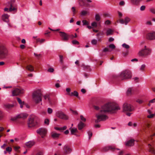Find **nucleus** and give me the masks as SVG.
<instances>
[{
	"label": "nucleus",
	"mask_w": 155,
	"mask_h": 155,
	"mask_svg": "<svg viewBox=\"0 0 155 155\" xmlns=\"http://www.w3.org/2000/svg\"><path fill=\"white\" fill-rule=\"evenodd\" d=\"M94 108L96 110H100L98 114H96L97 119L95 120V122L98 123L101 121H104L108 118V117L106 115L107 113H114L120 109L118 106L113 103L108 102L102 106L101 108L97 106H93Z\"/></svg>",
	"instance_id": "obj_1"
},
{
	"label": "nucleus",
	"mask_w": 155,
	"mask_h": 155,
	"mask_svg": "<svg viewBox=\"0 0 155 155\" xmlns=\"http://www.w3.org/2000/svg\"><path fill=\"white\" fill-rule=\"evenodd\" d=\"M113 77L115 79L120 78L121 80H124L131 78L132 74L130 70L126 69L121 72L119 75H114Z\"/></svg>",
	"instance_id": "obj_2"
},
{
	"label": "nucleus",
	"mask_w": 155,
	"mask_h": 155,
	"mask_svg": "<svg viewBox=\"0 0 155 155\" xmlns=\"http://www.w3.org/2000/svg\"><path fill=\"white\" fill-rule=\"evenodd\" d=\"M41 91L40 89H38L34 91L32 94L33 101L36 104L39 103L42 101Z\"/></svg>",
	"instance_id": "obj_3"
},
{
	"label": "nucleus",
	"mask_w": 155,
	"mask_h": 155,
	"mask_svg": "<svg viewBox=\"0 0 155 155\" xmlns=\"http://www.w3.org/2000/svg\"><path fill=\"white\" fill-rule=\"evenodd\" d=\"M6 6L8 8H4L5 11L12 12L16 11V5L15 3V0H11L7 4Z\"/></svg>",
	"instance_id": "obj_4"
},
{
	"label": "nucleus",
	"mask_w": 155,
	"mask_h": 155,
	"mask_svg": "<svg viewBox=\"0 0 155 155\" xmlns=\"http://www.w3.org/2000/svg\"><path fill=\"white\" fill-rule=\"evenodd\" d=\"M28 124L29 127H33L38 125L37 117L35 116H32L29 118Z\"/></svg>",
	"instance_id": "obj_5"
},
{
	"label": "nucleus",
	"mask_w": 155,
	"mask_h": 155,
	"mask_svg": "<svg viewBox=\"0 0 155 155\" xmlns=\"http://www.w3.org/2000/svg\"><path fill=\"white\" fill-rule=\"evenodd\" d=\"M151 50L150 49L147 47L145 46L144 48L142 49L138 53L140 56L145 57L150 54Z\"/></svg>",
	"instance_id": "obj_6"
},
{
	"label": "nucleus",
	"mask_w": 155,
	"mask_h": 155,
	"mask_svg": "<svg viewBox=\"0 0 155 155\" xmlns=\"http://www.w3.org/2000/svg\"><path fill=\"white\" fill-rule=\"evenodd\" d=\"M133 110V108L131 105L125 103L123 105V112H126V114L128 116H130L131 113L127 112L132 111Z\"/></svg>",
	"instance_id": "obj_7"
},
{
	"label": "nucleus",
	"mask_w": 155,
	"mask_h": 155,
	"mask_svg": "<svg viewBox=\"0 0 155 155\" xmlns=\"http://www.w3.org/2000/svg\"><path fill=\"white\" fill-rule=\"evenodd\" d=\"M8 55V51L6 47L3 45H0V58H5Z\"/></svg>",
	"instance_id": "obj_8"
},
{
	"label": "nucleus",
	"mask_w": 155,
	"mask_h": 155,
	"mask_svg": "<svg viewBox=\"0 0 155 155\" xmlns=\"http://www.w3.org/2000/svg\"><path fill=\"white\" fill-rule=\"evenodd\" d=\"M47 132V129L44 128H40L37 130V133L42 138H44L46 136Z\"/></svg>",
	"instance_id": "obj_9"
},
{
	"label": "nucleus",
	"mask_w": 155,
	"mask_h": 155,
	"mask_svg": "<svg viewBox=\"0 0 155 155\" xmlns=\"http://www.w3.org/2000/svg\"><path fill=\"white\" fill-rule=\"evenodd\" d=\"M56 115L58 117L62 119L67 120L68 119V116L61 111H57L56 113Z\"/></svg>",
	"instance_id": "obj_10"
},
{
	"label": "nucleus",
	"mask_w": 155,
	"mask_h": 155,
	"mask_svg": "<svg viewBox=\"0 0 155 155\" xmlns=\"http://www.w3.org/2000/svg\"><path fill=\"white\" fill-rule=\"evenodd\" d=\"M59 32L62 41H67L69 40V36L66 33L62 31H59Z\"/></svg>",
	"instance_id": "obj_11"
},
{
	"label": "nucleus",
	"mask_w": 155,
	"mask_h": 155,
	"mask_svg": "<svg viewBox=\"0 0 155 155\" xmlns=\"http://www.w3.org/2000/svg\"><path fill=\"white\" fill-rule=\"evenodd\" d=\"M24 90L21 88H16L12 92L13 96H17L24 93Z\"/></svg>",
	"instance_id": "obj_12"
},
{
	"label": "nucleus",
	"mask_w": 155,
	"mask_h": 155,
	"mask_svg": "<svg viewBox=\"0 0 155 155\" xmlns=\"http://www.w3.org/2000/svg\"><path fill=\"white\" fill-rule=\"evenodd\" d=\"M72 151V149L69 146L66 145L63 148V152L64 154L67 155L70 153Z\"/></svg>",
	"instance_id": "obj_13"
},
{
	"label": "nucleus",
	"mask_w": 155,
	"mask_h": 155,
	"mask_svg": "<svg viewBox=\"0 0 155 155\" xmlns=\"http://www.w3.org/2000/svg\"><path fill=\"white\" fill-rule=\"evenodd\" d=\"M147 39L152 40L155 39V32L153 31L147 34L146 35Z\"/></svg>",
	"instance_id": "obj_14"
},
{
	"label": "nucleus",
	"mask_w": 155,
	"mask_h": 155,
	"mask_svg": "<svg viewBox=\"0 0 155 155\" xmlns=\"http://www.w3.org/2000/svg\"><path fill=\"white\" fill-rule=\"evenodd\" d=\"M130 21V19L128 17H125L124 20L123 19H120L119 20V21L120 23L125 24V25H127Z\"/></svg>",
	"instance_id": "obj_15"
},
{
	"label": "nucleus",
	"mask_w": 155,
	"mask_h": 155,
	"mask_svg": "<svg viewBox=\"0 0 155 155\" xmlns=\"http://www.w3.org/2000/svg\"><path fill=\"white\" fill-rule=\"evenodd\" d=\"M135 140L134 139H131L127 141L125 143V145L127 146H132L134 144Z\"/></svg>",
	"instance_id": "obj_16"
},
{
	"label": "nucleus",
	"mask_w": 155,
	"mask_h": 155,
	"mask_svg": "<svg viewBox=\"0 0 155 155\" xmlns=\"http://www.w3.org/2000/svg\"><path fill=\"white\" fill-rule=\"evenodd\" d=\"M60 134H58L55 132H52L51 133V137L54 139H58L59 138Z\"/></svg>",
	"instance_id": "obj_17"
},
{
	"label": "nucleus",
	"mask_w": 155,
	"mask_h": 155,
	"mask_svg": "<svg viewBox=\"0 0 155 155\" xmlns=\"http://www.w3.org/2000/svg\"><path fill=\"white\" fill-rule=\"evenodd\" d=\"M115 150V148L111 146L106 147H104L102 151L103 152H106L108 151L109 150H110L112 151H114Z\"/></svg>",
	"instance_id": "obj_18"
},
{
	"label": "nucleus",
	"mask_w": 155,
	"mask_h": 155,
	"mask_svg": "<svg viewBox=\"0 0 155 155\" xmlns=\"http://www.w3.org/2000/svg\"><path fill=\"white\" fill-rule=\"evenodd\" d=\"M71 133L72 134L76 136H79L80 135L77 133H78V131L77 128H73L71 130Z\"/></svg>",
	"instance_id": "obj_19"
},
{
	"label": "nucleus",
	"mask_w": 155,
	"mask_h": 155,
	"mask_svg": "<svg viewBox=\"0 0 155 155\" xmlns=\"http://www.w3.org/2000/svg\"><path fill=\"white\" fill-rule=\"evenodd\" d=\"M148 146L149 148V151L155 155V150L154 147H152L150 144H149Z\"/></svg>",
	"instance_id": "obj_20"
},
{
	"label": "nucleus",
	"mask_w": 155,
	"mask_h": 155,
	"mask_svg": "<svg viewBox=\"0 0 155 155\" xmlns=\"http://www.w3.org/2000/svg\"><path fill=\"white\" fill-rule=\"evenodd\" d=\"M27 117V115L26 114H21L17 115V117L18 119L22 118L24 119L26 118Z\"/></svg>",
	"instance_id": "obj_21"
},
{
	"label": "nucleus",
	"mask_w": 155,
	"mask_h": 155,
	"mask_svg": "<svg viewBox=\"0 0 155 155\" xmlns=\"http://www.w3.org/2000/svg\"><path fill=\"white\" fill-rule=\"evenodd\" d=\"M4 106L7 110H11L14 107V105L12 104H4Z\"/></svg>",
	"instance_id": "obj_22"
},
{
	"label": "nucleus",
	"mask_w": 155,
	"mask_h": 155,
	"mask_svg": "<svg viewBox=\"0 0 155 155\" xmlns=\"http://www.w3.org/2000/svg\"><path fill=\"white\" fill-rule=\"evenodd\" d=\"M85 126V124L81 121L78 125V128L79 130H82Z\"/></svg>",
	"instance_id": "obj_23"
},
{
	"label": "nucleus",
	"mask_w": 155,
	"mask_h": 155,
	"mask_svg": "<svg viewBox=\"0 0 155 155\" xmlns=\"http://www.w3.org/2000/svg\"><path fill=\"white\" fill-rule=\"evenodd\" d=\"M34 144V142L33 141H30L26 143L25 145L27 147L30 148Z\"/></svg>",
	"instance_id": "obj_24"
},
{
	"label": "nucleus",
	"mask_w": 155,
	"mask_h": 155,
	"mask_svg": "<svg viewBox=\"0 0 155 155\" xmlns=\"http://www.w3.org/2000/svg\"><path fill=\"white\" fill-rule=\"evenodd\" d=\"M9 16L7 14H4L2 16V20L5 22L8 21V18Z\"/></svg>",
	"instance_id": "obj_25"
},
{
	"label": "nucleus",
	"mask_w": 155,
	"mask_h": 155,
	"mask_svg": "<svg viewBox=\"0 0 155 155\" xmlns=\"http://www.w3.org/2000/svg\"><path fill=\"white\" fill-rule=\"evenodd\" d=\"M134 91V90L132 88H128L127 94L128 95H130L132 94Z\"/></svg>",
	"instance_id": "obj_26"
},
{
	"label": "nucleus",
	"mask_w": 155,
	"mask_h": 155,
	"mask_svg": "<svg viewBox=\"0 0 155 155\" xmlns=\"http://www.w3.org/2000/svg\"><path fill=\"white\" fill-rule=\"evenodd\" d=\"M17 100L20 105V107L22 108L23 107V105L24 104L25 102L24 101H22L21 99L19 98H17Z\"/></svg>",
	"instance_id": "obj_27"
},
{
	"label": "nucleus",
	"mask_w": 155,
	"mask_h": 155,
	"mask_svg": "<svg viewBox=\"0 0 155 155\" xmlns=\"http://www.w3.org/2000/svg\"><path fill=\"white\" fill-rule=\"evenodd\" d=\"M48 101L50 105H53L55 103V101L54 99H51V98L48 99Z\"/></svg>",
	"instance_id": "obj_28"
},
{
	"label": "nucleus",
	"mask_w": 155,
	"mask_h": 155,
	"mask_svg": "<svg viewBox=\"0 0 155 155\" xmlns=\"http://www.w3.org/2000/svg\"><path fill=\"white\" fill-rule=\"evenodd\" d=\"M113 31L110 28H108L107 31L106 35L107 36L113 34Z\"/></svg>",
	"instance_id": "obj_29"
},
{
	"label": "nucleus",
	"mask_w": 155,
	"mask_h": 155,
	"mask_svg": "<svg viewBox=\"0 0 155 155\" xmlns=\"http://www.w3.org/2000/svg\"><path fill=\"white\" fill-rule=\"evenodd\" d=\"M79 3L80 5L84 6L85 5V3L83 0H79Z\"/></svg>",
	"instance_id": "obj_30"
},
{
	"label": "nucleus",
	"mask_w": 155,
	"mask_h": 155,
	"mask_svg": "<svg viewBox=\"0 0 155 155\" xmlns=\"http://www.w3.org/2000/svg\"><path fill=\"white\" fill-rule=\"evenodd\" d=\"M142 0H132L133 3L135 5H138Z\"/></svg>",
	"instance_id": "obj_31"
},
{
	"label": "nucleus",
	"mask_w": 155,
	"mask_h": 155,
	"mask_svg": "<svg viewBox=\"0 0 155 155\" xmlns=\"http://www.w3.org/2000/svg\"><path fill=\"white\" fill-rule=\"evenodd\" d=\"M20 147L19 146H14L13 148L17 152L19 153L20 152V151L18 150V149L20 148Z\"/></svg>",
	"instance_id": "obj_32"
},
{
	"label": "nucleus",
	"mask_w": 155,
	"mask_h": 155,
	"mask_svg": "<svg viewBox=\"0 0 155 155\" xmlns=\"http://www.w3.org/2000/svg\"><path fill=\"white\" fill-rule=\"evenodd\" d=\"M95 20L96 21L98 22L100 20L101 18L99 15L98 14H97L95 15Z\"/></svg>",
	"instance_id": "obj_33"
},
{
	"label": "nucleus",
	"mask_w": 155,
	"mask_h": 155,
	"mask_svg": "<svg viewBox=\"0 0 155 155\" xmlns=\"http://www.w3.org/2000/svg\"><path fill=\"white\" fill-rule=\"evenodd\" d=\"M45 41V39H40V38L37 39L36 41L37 42H39L41 44L43 43Z\"/></svg>",
	"instance_id": "obj_34"
},
{
	"label": "nucleus",
	"mask_w": 155,
	"mask_h": 155,
	"mask_svg": "<svg viewBox=\"0 0 155 155\" xmlns=\"http://www.w3.org/2000/svg\"><path fill=\"white\" fill-rule=\"evenodd\" d=\"M59 61L61 63H62L63 62V57L62 55H59Z\"/></svg>",
	"instance_id": "obj_35"
},
{
	"label": "nucleus",
	"mask_w": 155,
	"mask_h": 155,
	"mask_svg": "<svg viewBox=\"0 0 155 155\" xmlns=\"http://www.w3.org/2000/svg\"><path fill=\"white\" fill-rule=\"evenodd\" d=\"M82 22L83 23V25H88L89 24V23L88 22L85 20H83L82 21Z\"/></svg>",
	"instance_id": "obj_36"
},
{
	"label": "nucleus",
	"mask_w": 155,
	"mask_h": 155,
	"mask_svg": "<svg viewBox=\"0 0 155 155\" xmlns=\"http://www.w3.org/2000/svg\"><path fill=\"white\" fill-rule=\"evenodd\" d=\"M71 10L73 13V15H74L77 12L76 11L75 8L74 7H72L71 8Z\"/></svg>",
	"instance_id": "obj_37"
},
{
	"label": "nucleus",
	"mask_w": 155,
	"mask_h": 155,
	"mask_svg": "<svg viewBox=\"0 0 155 155\" xmlns=\"http://www.w3.org/2000/svg\"><path fill=\"white\" fill-rule=\"evenodd\" d=\"M122 46L124 48L127 49H128L130 48L129 46L125 43L123 44L122 45Z\"/></svg>",
	"instance_id": "obj_38"
},
{
	"label": "nucleus",
	"mask_w": 155,
	"mask_h": 155,
	"mask_svg": "<svg viewBox=\"0 0 155 155\" xmlns=\"http://www.w3.org/2000/svg\"><path fill=\"white\" fill-rule=\"evenodd\" d=\"M34 54L35 56L38 59H39L41 57V55L40 54H38L35 53H34Z\"/></svg>",
	"instance_id": "obj_39"
},
{
	"label": "nucleus",
	"mask_w": 155,
	"mask_h": 155,
	"mask_svg": "<svg viewBox=\"0 0 155 155\" xmlns=\"http://www.w3.org/2000/svg\"><path fill=\"white\" fill-rule=\"evenodd\" d=\"M74 96H76L78 98H79L78 97V92L76 91H74L73 92Z\"/></svg>",
	"instance_id": "obj_40"
},
{
	"label": "nucleus",
	"mask_w": 155,
	"mask_h": 155,
	"mask_svg": "<svg viewBox=\"0 0 155 155\" xmlns=\"http://www.w3.org/2000/svg\"><path fill=\"white\" fill-rule=\"evenodd\" d=\"M87 134L89 136V139H90L92 135V133L91 131H89L87 132Z\"/></svg>",
	"instance_id": "obj_41"
},
{
	"label": "nucleus",
	"mask_w": 155,
	"mask_h": 155,
	"mask_svg": "<svg viewBox=\"0 0 155 155\" xmlns=\"http://www.w3.org/2000/svg\"><path fill=\"white\" fill-rule=\"evenodd\" d=\"M47 112L49 114H51L52 113L53 110L50 108H48L47 109Z\"/></svg>",
	"instance_id": "obj_42"
},
{
	"label": "nucleus",
	"mask_w": 155,
	"mask_h": 155,
	"mask_svg": "<svg viewBox=\"0 0 155 155\" xmlns=\"http://www.w3.org/2000/svg\"><path fill=\"white\" fill-rule=\"evenodd\" d=\"M91 42L93 45H96L97 43V41L95 39H93L91 41Z\"/></svg>",
	"instance_id": "obj_43"
},
{
	"label": "nucleus",
	"mask_w": 155,
	"mask_h": 155,
	"mask_svg": "<svg viewBox=\"0 0 155 155\" xmlns=\"http://www.w3.org/2000/svg\"><path fill=\"white\" fill-rule=\"evenodd\" d=\"M49 120L48 119H45V120L44 123L45 124L48 125L49 124Z\"/></svg>",
	"instance_id": "obj_44"
},
{
	"label": "nucleus",
	"mask_w": 155,
	"mask_h": 155,
	"mask_svg": "<svg viewBox=\"0 0 155 155\" xmlns=\"http://www.w3.org/2000/svg\"><path fill=\"white\" fill-rule=\"evenodd\" d=\"M28 71L31 72L34 71L35 72H36L37 71V70H35L34 68H27Z\"/></svg>",
	"instance_id": "obj_45"
},
{
	"label": "nucleus",
	"mask_w": 155,
	"mask_h": 155,
	"mask_svg": "<svg viewBox=\"0 0 155 155\" xmlns=\"http://www.w3.org/2000/svg\"><path fill=\"white\" fill-rule=\"evenodd\" d=\"M87 13V12L85 11H83L81 13V15L82 16L85 15Z\"/></svg>",
	"instance_id": "obj_46"
},
{
	"label": "nucleus",
	"mask_w": 155,
	"mask_h": 155,
	"mask_svg": "<svg viewBox=\"0 0 155 155\" xmlns=\"http://www.w3.org/2000/svg\"><path fill=\"white\" fill-rule=\"evenodd\" d=\"M109 47L112 49H114L115 48V45L113 44L110 45L109 46Z\"/></svg>",
	"instance_id": "obj_47"
},
{
	"label": "nucleus",
	"mask_w": 155,
	"mask_h": 155,
	"mask_svg": "<svg viewBox=\"0 0 155 155\" xmlns=\"http://www.w3.org/2000/svg\"><path fill=\"white\" fill-rule=\"evenodd\" d=\"M91 25L93 27H97V23L95 21L91 23Z\"/></svg>",
	"instance_id": "obj_48"
},
{
	"label": "nucleus",
	"mask_w": 155,
	"mask_h": 155,
	"mask_svg": "<svg viewBox=\"0 0 155 155\" xmlns=\"http://www.w3.org/2000/svg\"><path fill=\"white\" fill-rule=\"evenodd\" d=\"M47 71L48 72H52L54 71V68H48Z\"/></svg>",
	"instance_id": "obj_49"
},
{
	"label": "nucleus",
	"mask_w": 155,
	"mask_h": 155,
	"mask_svg": "<svg viewBox=\"0 0 155 155\" xmlns=\"http://www.w3.org/2000/svg\"><path fill=\"white\" fill-rule=\"evenodd\" d=\"M134 81L136 83H137L139 81V78L137 77H135L133 78Z\"/></svg>",
	"instance_id": "obj_50"
},
{
	"label": "nucleus",
	"mask_w": 155,
	"mask_h": 155,
	"mask_svg": "<svg viewBox=\"0 0 155 155\" xmlns=\"http://www.w3.org/2000/svg\"><path fill=\"white\" fill-rule=\"evenodd\" d=\"M154 116H155V114H151L150 115H148L147 116V117L148 118H153V117Z\"/></svg>",
	"instance_id": "obj_51"
},
{
	"label": "nucleus",
	"mask_w": 155,
	"mask_h": 155,
	"mask_svg": "<svg viewBox=\"0 0 155 155\" xmlns=\"http://www.w3.org/2000/svg\"><path fill=\"white\" fill-rule=\"evenodd\" d=\"M12 150V148L11 147H8L6 148V150L7 152H10Z\"/></svg>",
	"instance_id": "obj_52"
},
{
	"label": "nucleus",
	"mask_w": 155,
	"mask_h": 155,
	"mask_svg": "<svg viewBox=\"0 0 155 155\" xmlns=\"http://www.w3.org/2000/svg\"><path fill=\"white\" fill-rule=\"evenodd\" d=\"M80 118L81 120L84 122H85L86 121V119L84 117L81 115L80 116Z\"/></svg>",
	"instance_id": "obj_53"
},
{
	"label": "nucleus",
	"mask_w": 155,
	"mask_h": 155,
	"mask_svg": "<svg viewBox=\"0 0 155 155\" xmlns=\"http://www.w3.org/2000/svg\"><path fill=\"white\" fill-rule=\"evenodd\" d=\"M72 43L74 44H79V42L77 41L74 40L72 41Z\"/></svg>",
	"instance_id": "obj_54"
},
{
	"label": "nucleus",
	"mask_w": 155,
	"mask_h": 155,
	"mask_svg": "<svg viewBox=\"0 0 155 155\" xmlns=\"http://www.w3.org/2000/svg\"><path fill=\"white\" fill-rule=\"evenodd\" d=\"M32 155H43V153L41 151L38 152L35 154H32Z\"/></svg>",
	"instance_id": "obj_55"
},
{
	"label": "nucleus",
	"mask_w": 155,
	"mask_h": 155,
	"mask_svg": "<svg viewBox=\"0 0 155 155\" xmlns=\"http://www.w3.org/2000/svg\"><path fill=\"white\" fill-rule=\"evenodd\" d=\"M18 119V118L17 117V116L16 117H12L11 119V120L12 121H15L17 119Z\"/></svg>",
	"instance_id": "obj_56"
},
{
	"label": "nucleus",
	"mask_w": 155,
	"mask_h": 155,
	"mask_svg": "<svg viewBox=\"0 0 155 155\" xmlns=\"http://www.w3.org/2000/svg\"><path fill=\"white\" fill-rule=\"evenodd\" d=\"M44 98L45 99V100L47 99L48 101V98H50L49 97V96L48 95H45L44 96Z\"/></svg>",
	"instance_id": "obj_57"
},
{
	"label": "nucleus",
	"mask_w": 155,
	"mask_h": 155,
	"mask_svg": "<svg viewBox=\"0 0 155 155\" xmlns=\"http://www.w3.org/2000/svg\"><path fill=\"white\" fill-rule=\"evenodd\" d=\"M146 24L148 25H152V23L150 21H148L146 22Z\"/></svg>",
	"instance_id": "obj_58"
},
{
	"label": "nucleus",
	"mask_w": 155,
	"mask_h": 155,
	"mask_svg": "<svg viewBox=\"0 0 155 155\" xmlns=\"http://www.w3.org/2000/svg\"><path fill=\"white\" fill-rule=\"evenodd\" d=\"M147 64H142L141 66V67L140 68H145L146 67H148L147 66Z\"/></svg>",
	"instance_id": "obj_59"
},
{
	"label": "nucleus",
	"mask_w": 155,
	"mask_h": 155,
	"mask_svg": "<svg viewBox=\"0 0 155 155\" xmlns=\"http://www.w3.org/2000/svg\"><path fill=\"white\" fill-rule=\"evenodd\" d=\"M111 22L109 20H107L105 21V24L106 25H109L110 24Z\"/></svg>",
	"instance_id": "obj_60"
},
{
	"label": "nucleus",
	"mask_w": 155,
	"mask_h": 155,
	"mask_svg": "<svg viewBox=\"0 0 155 155\" xmlns=\"http://www.w3.org/2000/svg\"><path fill=\"white\" fill-rule=\"evenodd\" d=\"M145 8V6L144 5H143L140 7V10L141 11H143Z\"/></svg>",
	"instance_id": "obj_61"
},
{
	"label": "nucleus",
	"mask_w": 155,
	"mask_h": 155,
	"mask_svg": "<svg viewBox=\"0 0 155 155\" xmlns=\"http://www.w3.org/2000/svg\"><path fill=\"white\" fill-rule=\"evenodd\" d=\"M66 90L68 93H69L71 91V89L70 88H67L66 89Z\"/></svg>",
	"instance_id": "obj_62"
},
{
	"label": "nucleus",
	"mask_w": 155,
	"mask_h": 155,
	"mask_svg": "<svg viewBox=\"0 0 155 155\" xmlns=\"http://www.w3.org/2000/svg\"><path fill=\"white\" fill-rule=\"evenodd\" d=\"M150 11L153 14H155V9L153 8H151L150 9Z\"/></svg>",
	"instance_id": "obj_63"
},
{
	"label": "nucleus",
	"mask_w": 155,
	"mask_h": 155,
	"mask_svg": "<svg viewBox=\"0 0 155 155\" xmlns=\"http://www.w3.org/2000/svg\"><path fill=\"white\" fill-rule=\"evenodd\" d=\"M124 151L121 150L118 153V155H123L124 153Z\"/></svg>",
	"instance_id": "obj_64"
}]
</instances>
